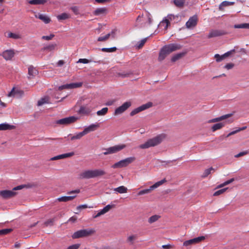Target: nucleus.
<instances>
[{
  "label": "nucleus",
  "mask_w": 249,
  "mask_h": 249,
  "mask_svg": "<svg viewBox=\"0 0 249 249\" xmlns=\"http://www.w3.org/2000/svg\"><path fill=\"white\" fill-rule=\"evenodd\" d=\"M91 62L90 60H89L86 58H80L77 61V63H84V64H87Z\"/></svg>",
  "instance_id": "obj_57"
},
{
  "label": "nucleus",
  "mask_w": 249,
  "mask_h": 249,
  "mask_svg": "<svg viewBox=\"0 0 249 249\" xmlns=\"http://www.w3.org/2000/svg\"><path fill=\"white\" fill-rule=\"evenodd\" d=\"M233 27L236 29H249V23H244L239 24H235Z\"/></svg>",
  "instance_id": "obj_39"
},
{
  "label": "nucleus",
  "mask_w": 249,
  "mask_h": 249,
  "mask_svg": "<svg viewBox=\"0 0 249 249\" xmlns=\"http://www.w3.org/2000/svg\"><path fill=\"white\" fill-rule=\"evenodd\" d=\"M107 12V9L106 8H98L93 12V14L95 16H99L101 15L106 14Z\"/></svg>",
  "instance_id": "obj_25"
},
{
  "label": "nucleus",
  "mask_w": 249,
  "mask_h": 249,
  "mask_svg": "<svg viewBox=\"0 0 249 249\" xmlns=\"http://www.w3.org/2000/svg\"><path fill=\"white\" fill-rule=\"evenodd\" d=\"M54 36V35L53 34H51L50 36H42L41 38L43 40H51Z\"/></svg>",
  "instance_id": "obj_54"
},
{
  "label": "nucleus",
  "mask_w": 249,
  "mask_h": 249,
  "mask_svg": "<svg viewBox=\"0 0 249 249\" xmlns=\"http://www.w3.org/2000/svg\"><path fill=\"white\" fill-rule=\"evenodd\" d=\"M205 239V237L204 236H199L198 237H196L189 240L185 241L183 243V246H188L193 244H196L200 243V242L204 240Z\"/></svg>",
  "instance_id": "obj_13"
},
{
  "label": "nucleus",
  "mask_w": 249,
  "mask_h": 249,
  "mask_svg": "<svg viewBox=\"0 0 249 249\" xmlns=\"http://www.w3.org/2000/svg\"><path fill=\"white\" fill-rule=\"evenodd\" d=\"M166 135L164 134H160L156 137L149 139L145 143L139 145L141 149H147L150 147L156 146L160 144L165 138Z\"/></svg>",
  "instance_id": "obj_2"
},
{
  "label": "nucleus",
  "mask_w": 249,
  "mask_h": 249,
  "mask_svg": "<svg viewBox=\"0 0 249 249\" xmlns=\"http://www.w3.org/2000/svg\"><path fill=\"white\" fill-rule=\"evenodd\" d=\"M100 127L99 124H93L89 125V126L86 127L84 130L82 131L83 133H84V135L87 134L96 130L97 128Z\"/></svg>",
  "instance_id": "obj_16"
},
{
  "label": "nucleus",
  "mask_w": 249,
  "mask_h": 249,
  "mask_svg": "<svg viewBox=\"0 0 249 249\" xmlns=\"http://www.w3.org/2000/svg\"><path fill=\"white\" fill-rule=\"evenodd\" d=\"M227 189H228V188H225L224 189L219 190L216 191L215 192H214V193L213 194V196H218L220 195H221L223 193H224L227 190Z\"/></svg>",
  "instance_id": "obj_53"
},
{
  "label": "nucleus",
  "mask_w": 249,
  "mask_h": 249,
  "mask_svg": "<svg viewBox=\"0 0 249 249\" xmlns=\"http://www.w3.org/2000/svg\"><path fill=\"white\" fill-rule=\"evenodd\" d=\"M15 128L13 125H10L6 123L0 124V130H11Z\"/></svg>",
  "instance_id": "obj_26"
},
{
  "label": "nucleus",
  "mask_w": 249,
  "mask_h": 249,
  "mask_svg": "<svg viewBox=\"0 0 249 249\" xmlns=\"http://www.w3.org/2000/svg\"><path fill=\"white\" fill-rule=\"evenodd\" d=\"M174 4L178 7L182 8L185 2V0H174Z\"/></svg>",
  "instance_id": "obj_37"
},
{
  "label": "nucleus",
  "mask_w": 249,
  "mask_h": 249,
  "mask_svg": "<svg viewBox=\"0 0 249 249\" xmlns=\"http://www.w3.org/2000/svg\"><path fill=\"white\" fill-rule=\"evenodd\" d=\"M80 247L79 244H76L69 246L67 249H78Z\"/></svg>",
  "instance_id": "obj_59"
},
{
  "label": "nucleus",
  "mask_w": 249,
  "mask_h": 249,
  "mask_svg": "<svg viewBox=\"0 0 249 249\" xmlns=\"http://www.w3.org/2000/svg\"><path fill=\"white\" fill-rule=\"evenodd\" d=\"M234 51V50L229 51L222 55H220L219 54H215L214 56V57L215 59L216 62H219L224 60L225 58L229 56L231 53V52Z\"/></svg>",
  "instance_id": "obj_18"
},
{
  "label": "nucleus",
  "mask_w": 249,
  "mask_h": 249,
  "mask_svg": "<svg viewBox=\"0 0 249 249\" xmlns=\"http://www.w3.org/2000/svg\"><path fill=\"white\" fill-rule=\"evenodd\" d=\"M110 36H111V34H107V35H106L105 36H101L99 37L97 39V40H98V41H100V42L106 41L109 38V37Z\"/></svg>",
  "instance_id": "obj_46"
},
{
  "label": "nucleus",
  "mask_w": 249,
  "mask_h": 249,
  "mask_svg": "<svg viewBox=\"0 0 249 249\" xmlns=\"http://www.w3.org/2000/svg\"><path fill=\"white\" fill-rule=\"evenodd\" d=\"M147 38H145L141 40L140 41L138 42L137 44L135 46L138 49L142 48L146 42Z\"/></svg>",
  "instance_id": "obj_42"
},
{
  "label": "nucleus",
  "mask_w": 249,
  "mask_h": 249,
  "mask_svg": "<svg viewBox=\"0 0 249 249\" xmlns=\"http://www.w3.org/2000/svg\"><path fill=\"white\" fill-rule=\"evenodd\" d=\"M225 124H226L225 123L223 122V123H217V124H214L212 127V131L213 132H214L217 130L222 128L223 127H224L225 126Z\"/></svg>",
  "instance_id": "obj_31"
},
{
  "label": "nucleus",
  "mask_w": 249,
  "mask_h": 249,
  "mask_svg": "<svg viewBox=\"0 0 249 249\" xmlns=\"http://www.w3.org/2000/svg\"><path fill=\"white\" fill-rule=\"evenodd\" d=\"M234 180V179L233 178H232L225 182H224V183L219 185L218 186H217V188H222L227 185H228L230 183H231V182H232Z\"/></svg>",
  "instance_id": "obj_50"
},
{
  "label": "nucleus",
  "mask_w": 249,
  "mask_h": 249,
  "mask_svg": "<svg viewBox=\"0 0 249 249\" xmlns=\"http://www.w3.org/2000/svg\"><path fill=\"white\" fill-rule=\"evenodd\" d=\"M24 185H19L14 187L12 190H2L0 191V196L4 199H8L13 197L17 195V190H21L23 188Z\"/></svg>",
  "instance_id": "obj_3"
},
{
  "label": "nucleus",
  "mask_w": 249,
  "mask_h": 249,
  "mask_svg": "<svg viewBox=\"0 0 249 249\" xmlns=\"http://www.w3.org/2000/svg\"><path fill=\"white\" fill-rule=\"evenodd\" d=\"M71 10L76 15L79 14V9L77 6H73L71 7Z\"/></svg>",
  "instance_id": "obj_58"
},
{
  "label": "nucleus",
  "mask_w": 249,
  "mask_h": 249,
  "mask_svg": "<svg viewBox=\"0 0 249 249\" xmlns=\"http://www.w3.org/2000/svg\"><path fill=\"white\" fill-rule=\"evenodd\" d=\"M212 171H214V168H213V167H211V168H209L208 169H206L204 171V172L203 173V174L202 175V177L203 178L207 177L209 175H210L211 173V172Z\"/></svg>",
  "instance_id": "obj_45"
},
{
  "label": "nucleus",
  "mask_w": 249,
  "mask_h": 249,
  "mask_svg": "<svg viewBox=\"0 0 249 249\" xmlns=\"http://www.w3.org/2000/svg\"><path fill=\"white\" fill-rule=\"evenodd\" d=\"M132 105L131 101H127L124 102L122 106L116 108L114 114L118 115L124 112L127 110Z\"/></svg>",
  "instance_id": "obj_9"
},
{
  "label": "nucleus",
  "mask_w": 249,
  "mask_h": 249,
  "mask_svg": "<svg viewBox=\"0 0 249 249\" xmlns=\"http://www.w3.org/2000/svg\"><path fill=\"white\" fill-rule=\"evenodd\" d=\"M95 232V231L92 229H84L80 230L74 232L72 235L73 239H77L89 236Z\"/></svg>",
  "instance_id": "obj_5"
},
{
  "label": "nucleus",
  "mask_w": 249,
  "mask_h": 249,
  "mask_svg": "<svg viewBox=\"0 0 249 249\" xmlns=\"http://www.w3.org/2000/svg\"><path fill=\"white\" fill-rule=\"evenodd\" d=\"M48 103V98H41L40 100H39L37 102V105L40 106H42L44 104Z\"/></svg>",
  "instance_id": "obj_51"
},
{
  "label": "nucleus",
  "mask_w": 249,
  "mask_h": 249,
  "mask_svg": "<svg viewBox=\"0 0 249 249\" xmlns=\"http://www.w3.org/2000/svg\"><path fill=\"white\" fill-rule=\"evenodd\" d=\"M234 180V179L233 178H232L225 182H224V183L219 185L218 186H217V188H222L227 185H228L230 183H231V182H232Z\"/></svg>",
  "instance_id": "obj_49"
},
{
  "label": "nucleus",
  "mask_w": 249,
  "mask_h": 249,
  "mask_svg": "<svg viewBox=\"0 0 249 249\" xmlns=\"http://www.w3.org/2000/svg\"><path fill=\"white\" fill-rule=\"evenodd\" d=\"M247 153H248V152L246 151L241 152H240L239 154L236 155L235 156V157L239 158L240 157H241V156L246 155Z\"/></svg>",
  "instance_id": "obj_61"
},
{
  "label": "nucleus",
  "mask_w": 249,
  "mask_h": 249,
  "mask_svg": "<svg viewBox=\"0 0 249 249\" xmlns=\"http://www.w3.org/2000/svg\"><path fill=\"white\" fill-rule=\"evenodd\" d=\"M197 17L196 15H194L190 18L188 21L186 23V26L187 28H191L195 27L197 23Z\"/></svg>",
  "instance_id": "obj_14"
},
{
  "label": "nucleus",
  "mask_w": 249,
  "mask_h": 249,
  "mask_svg": "<svg viewBox=\"0 0 249 249\" xmlns=\"http://www.w3.org/2000/svg\"><path fill=\"white\" fill-rule=\"evenodd\" d=\"M35 17L41 20L46 24L49 23L51 21V19L48 17L43 14H36L35 15Z\"/></svg>",
  "instance_id": "obj_23"
},
{
  "label": "nucleus",
  "mask_w": 249,
  "mask_h": 249,
  "mask_svg": "<svg viewBox=\"0 0 249 249\" xmlns=\"http://www.w3.org/2000/svg\"><path fill=\"white\" fill-rule=\"evenodd\" d=\"M170 25L169 19H164L160 23V26L163 27L164 30H167Z\"/></svg>",
  "instance_id": "obj_35"
},
{
  "label": "nucleus",
  "mask_w": 249,
  "mask_h": 249,
  "mask_svg": "<svg viewBox=\"0 0 249 249\" xmlns=\"http://www.w3.org/2000/svg\"><path fill=\"white\" fill-rule=\"evenodd\" d=\"M185 54V53H177L172 56V57L171 58V61L173 62H175L176 61H177L178 60L182 58L183 56H184Z\"/></svg>",
  "instance_id": "obj_34"
},
{
  "label": "nucleus",
  "mask_w": 249,
  "mask_h": 249,
  "mask_svg": "<svg viewBox=\"0 0 249 249\" xmlns=\"http://www.w3.org/2000/svg\"><path fill=\"white\" fill-rule=\"evenodd\" d=\"M181 48V46L180 45L176 43L170 44L165 45L162 47V48L165 51H166V52L168 53V54L174 51L180 49Z\"/></svg>",
  "instance_id": "obj_10"
},
{
  "label": "nucleus",
  "mask_w": 249,
  "mask_h": 249,
  "mask_svg": "<svg viewBox=\"0 0 249 249\" xmlns=\"http://www.w3.org/2000/svg\"><path fill=\"white\" fill-rule=\"evenodd\" d=\"M131 74V72H119L118 73V75L124 78V77H128Z\"/></svg>",
  "instance_id": "obj_56"
},
{
  "label": "nucleus",
  "mask_w": 249,
  "mask_h": 249,
  "mask_svg": "<svg viewBox=\"0 0 249 249\" xmlns=\"http://www.w3.org/2000/svg\"><path fill=\"white\" fill-rule=\"evenodd\" d=\"M76 197V196H64L58 197L57 200L59 202H67L71 201L74 199Z\"/></svg>",
  "instance_id": "obj_27"
},
{
  "label": "nucleus",
  "mask_w": 249,
  "mask_h": 249,
  "mask_svg": "<svg viewBox=\"0 0 249 249\" xmlns=\"http://www.w3.org/2000/svg\"><path fill=\"white\" fill-rule=\"evenodd\" d=\"M8 37L9 38H13V39H19L21 38V36L19 35L13 33H9L8 34Z\"/></svg>",
  "instance_id": "obj_48"
},
{
  "label": "nucleus",
  "mask_w": 249,
  "mask_h": 249,
  "mask_svg": "<svg viewBox=\"0 0 249 249\" xmlns=\"http://www.w3.org/2000/svg\"><path fill=\"white\" fill-rule=\"evenodd\" d=\"M56 47V44H50L49 45H47V46L42 48L41 49V51H44L46 50H48L49 51H52L55 49Z\"/></svg>",
  "instance_id": "obj_36"
},
{
  "label": "nucleus",
  "mask_w": 249,
  "mask_h": 249,
  "mask_svg": "<svg viewBox=\"0 0 249 249\" xmlns=\"http://www.w3.org/2000/svg\"><path fill=\"white\" fill-rule=\"evenodd\" d=\"M95 1L99 3H104L105 2H110L111 0H95Z\"/></svg>",
  "instance_id": "obj_62"
},
{
  "label": "nucleus",
  "mask_w": 249,
  "mask_h": 249,
  "mask_svg": "<svg viewBox=\"0 0 249 249\" xmlns=\"http://www.w3.org/2000/svg\"><path fill=\"white\" fill-rule=\"evenodd\" d=\"M15 53L14 50H7L3 52L0 54V55L2 56L5 60H11L14 56Z\"/></svg>",
  "instance_id": "obj_15"
},
{
  "label": "nucleus",
  "mask_w": 249,
  "mask_h": 249,
  "mask_svg": "<svg viewBox=\"0 0 249 249\" xmlns=\"http://www.w3.org/2000/svg\"><path fill=\"white\" fill-rule=\"evenodd\" d=\"M114 205H107L106 207H105L102 210H100L97 214L95 215L94 217L97 218L99 217L101 215H103L107 212H108L112 208L114 207Z\"/></svg>",
  "instance_id": "obj_20"
},
{
  "label": "nucleus",
  "mask_w": 249,
  "mask_h": 249,
  "mask_svg": "<svg viewBox=\"0 0 249 249\" xmlns=\"http://www.w3.org/2000/svg\"><path fill=\"white\" fill-rule=\"evenodd\" d=\"M20 90L16 89L15 88H13L11 91L8 93V97H15L17 94L19 93Z\"/></svg>",
  "instance_id": "obj_41"
},
{
  "label": "nucleus",
  "mask_w": 249,
  "mask_h": 249,
  "mask_svg": "<svg viewBox=\"0 0 249 249\" xmlns=\"http://www.w3.org/2000/svg\"><path fill=\"white\" fill-rule=\"evenodd\" d=\"M116 50H117V48L115 47L109 48H103L101 49V51L102 52H107V53L114 52Z\"/></svg>",
  "instance_id": "obj_47"
},
{
  "label": "nucleus",
  "mask_w": 249,
  "mask_h": 249,
  "mask_svg": "<svg viewBox=\"0 0 249 249\" xmlns=\"http://www.w3.org/2000/svg\"><path fill=\"white\" fill-rule=\"evenodd\" d=\"M231 116V114H228L226 115H223L221 117H217L216 118H214L211 120H209L208 121V123H215L221 121H222L223 120L226 119L227 118L230 117Z\"/></svg>",
  "instance_id": "obj_22"
},
{
  "label": "nucleus",
  "mask_w": 249,
  "mask_h": 249,
  "mask_svg": "<svg viewBox=\"0 0 249 249\" xmlns=\"http://www.w3.org/2000/svg\"><path fill=\"white\" fill-rule=\"evenodd\" d=\"M138 238V236L136 234H133L129 236L126 240V242L130 245H132L134 244V241Z\"/></svg>",
  "instance_id": "obj_30"
},
{
  "label": "nucleus",
  "mask_w": 249,
  "mask_h": 249,
  "mask_svg": "<svg viewBox=\"0 0 249 249\" xmlns=\"http://www.w3.org/2000/svg\"><path fill=\"white\" fill-rule=\"evenodd\" d=\"M114 101L112 100L108 101L106 103V106H111L113 104Z\"/></svg>",
  "instance_id": "obj_64"
},
{
  "label": "nucleus",
  "mask_w": 249,
  "mask_h": 249,
  "mask_svg": "<svg viewBox=\"0 0 249 249\" xmlns=\"http://www.w3.org/2000/svg\"><path fill=\"white\" fill-rule=\"evenodd\" d=\"M91 112V109L87 107L81 106L78 111V113L79 114L82 115H88Z\"/></svg>",
  "instance_id": "obj_24"
},
{
  "label": "nucleus",
  "mask_w": 249,
  "mask_h": 249,
  "mask_svg": "<svg viewBox=\"0 0 249 249\" xmlns=\"http://www.w3.org/2000/svg\"><path fill=\"white\" fill-rule=\"evenodd\" d=\"M108 111L107 107H104L101 110H98L97 112V115L98 116L105 115Z\"/></svg>",
  "instance_id": "obj_44"
},
{
  "label": "nucleus",
  "mask_w": 249,
  "mask_h": 249,
  "mask_svg": "<svg viewBox=\"0 0 249 249\" xmlns=\"http://www.w3.org/2000/svg\"><path fill=\"white\" fill-rule=\"evenodd\" d=\"M106 174V172L101 169L94 170H87L82 172L79 175V178L80 179H89L103 176Z\"/></svg>",
  "instance_id": "obj_1"
},
{
  "label": "nucleus",
  "mask_w": 249,
  "mask_h": 249,
  "mask_svg": "<svg viewBox=\"0 0 249 249\" xmlns=\"http://www.w3.org/2000/svg\"><path fill=\"white\" fill-rule=\"evenodd\" d=\"M38 73L37 70L33 66H30L28 68V75H29L28 78L31 79L37 75Z\"/></svg>",
  "instance_id": "obj_21"
},
{
  "label": "nucleus",
  "mask_w": 249,
  "mask_h": 249,
  "mask_svg": "<svg viewBox=\"0 0 249 249\" xmlns=\"http://www.w3.org/2000/svg\"><path fill=\"white\" fill-rule=\"evenodd\" d=\"M69 136H71V141L74 140H79L83 136H84V133H83V132H79L78 133H77L75 134L73 136H71V134H70Z\"/></svg>",
  "instance_id": "obj_38"
},
{
  "label": "nucleus",
  "mask_w": 249,
  "mask_h": 249,
  "mask_svg": "<svg viewBox=\"0 0 249 249\" xmlns=\"http://www.w3.org/2000/svg\"><path fill=\"white\" fill-rule=\"evenodd\" d=\"M74 155V152H70L65 153L61 155H59L55 157H53L51 159V160H58L62 159H65L69 157H71Z\"/></svg>",
  "instance_id": "obj_19"
},
{
  "label": "nucleus",
  "mask_w": 249,
  "mask_h": 249,
  "mask_svg": "<svg viewBox=\"0 0 249 249\" xmlns=\"http://www.w3.org/2000/svg\"><path fill=\"white\" fill-rule=\"evenodd\" d=\"M175 18V16L173 15H168L167 16V18H166L167 19H169V21H170V20H172V19H174Z\"/></svg>",
  "instance_id": "obj_63"
},
{
  "label": "nucleus",
  "mask_w": 249,
  "mask_h": 249,
  "mask_svg": "<svg viewBox=\"0 0 249 249\" xmlns=\"http://www.w3.org/2000/svg\"><path fill=\"white\" fill-rule=\"evenodd\" d=\"M234 67V64L233 63H228L226 64L224 68L227 70H230L231 69Z\"/></svg>",
  "instance_id": "obj_60"
},
{
  "label": "nucleus",
  "mask_w": 249,
  "mask_h": 249,
  "mask_svg": "<svg viewBox=\"0 0 249 249\" xmlns=\"http://www.w3.org/2000/svg\"><path fill=\"white\" fill-rule=\"evenodd\" d=\"M168 55V53L162 48L160 52L158 60L161 61Z\"/></svg>",
  "instance_id": "obj_29"
},
{
  "label": "nucleus",
  "mask_w": 249,
  "mask_h": 249,
  "mask_svg": "<svg viewBox=\"0 0 249 249\" xmlns=\"http://www.w3.org/2000/svg\"><path fill=\"white\" fill-rule=\"evenodd\" d=\"M125 147V145L120 144L116 145L112 147H110L105 149V152L103 153L104 155L116 153Z\"/></svg>",
  "instance_id": "obj_7"
},
{
  "label": "nucleus",
  "mask_w": 249,
  "mask_h": 249,
  "mask_svg": "<svg viewBox=\"0 0 249 249\" xmlns=\"http://www.w3.org/2000/svg\"><path fill=\"white\" fill-rule=\"evenodd\" d=\"M234 2L224 1L220 4V5L219 6V10L223 11L224 7L232 5L234 4Z\"/></svg>",
  "instance_id": "obj_32"
},
{
  "label": "nucleus",
  "mask_w": 249,
  "mask_h": 249,
  "mask_svg": "<svg viewBox=\"0 0 249 249\" xmlns=\"http://www.w3.org/2000/svg\"><path fill=\"white\" fill-rule=\"evenodd\" d=\"M160 218V216L158 215H154L151 216L148 219V221L150 224H152V223L157 221Z\"/></svg>",
  "instance_id": "obj_43"
},
{
  "label": "nucleus",
  "mask_w": 249,
  "mask_h": 249,
  "mask_svg": "<svg viewBox=\"0 0 249 249\" xmlns=\"http://www.w3.org/2000/svg\"><path fill=\"white\" fill-rule=\"evenodd\" d=\"M54 221V219H50L44 222V225L45 226H52L53 225V222Z\"/></svg>",
  "instance_id": "obj_55"
},
{
  "label": "nucleus",
  "mask_w": 249,
  "mask_h": 249,
  "mask_svg": "<svg viewBox=\"0 0 249 249\" xmlns=\"http://www.w3.org/2000/svg\"><path fill=\"white\" fill-rule=\"evenodd\" d=\"M136 160L135 157H130L125 159L121 160L120 161L116 162L112 166L113 168H121L127 167L129 164L133 162Z\"/></svg>",
  "instance_id": "obj_4"
},
{
  "label": "nucleus",
  "mask_w": 249,
  "mask_h": 249,
  "mask_svg": "<svg viewBox=\"0 0 249 249\" xmlns=\"http://www.w3.org/2000/svg\"><path fill=\"white\" fill-rule=\"evenodd\" d=\"M165 182H166V180L165 178H164V179H162V180H160L159 181L157 182L154 184H153V185L151 186L149 188L146 189H144V190H142L140 191L138 193V195H139V196H141V195H143L144 194H149L152 190H153L155 189L158 188L160 186L162 185Z\"/></svg>",
  "instance_id": "obj_6"
},
{
  "label": "nucleus",
  "mask_w": 249,
  "mask_h": 249,
  "mask_svg": "<svg viewBox=\"0 0 249 249\" xmlns=\"http://www.w3.org/2000/svg\"><path fill=\"white\" fill-rule=\"evenodd\" d=\"M82 84L81 83H71L69 84H66L60 86L59 87V90H62L63 89H71L73 88H79L82 86Z\"/></svg>",
  "instance_id": "obj_17"
},
{
  "label": "nucleus",
  "mask_w": 249,
  "mask_h": 249,
  "mask_svg": "<svg viewBox=\"0 0 249 249\" xmlns=\"http://www.w3.org/2000/svg\"><path fill=\"white\" fill-rule=\"evenodd\" d=\"M12 229H5L0 230V235L7 234L12 231Z\"/></svg>",
  "instance_id": "obj_52"
},
{
  "label": "nucleus",
  "mask_w": 249,
  "mask_h": 249,
  "mask_svg": "<svg viewBox=\"0 0 249 249\" xmlns=\"http://www.w3.org/2000/svg\"><path fill=\"white\" fill-rule=\"evenodd\" d=\"M77 118L74 116H70L57 120L55 123L60 125H67L75 122Z\"/></svg>",
  "instance_id": "obj_8"
},
{
  "label": "nucleus",
  "mask_w": 249,
  "mask_h": 249,
  "mask_svg": "<svg viewBox=\"0 0 249 249\" xmlns=\"http://www.w3.org/2000/svg\"><path fill=\"white\" fill-rule=\"evenodd\" d=\"M152 106V103L151 102H148L145 104L142 105L138 107L135 108L130 113V115L133 116L136 114L144 110L149 107H151Z\"/></svg>",
  "instance_id": "obj_11"
},
{
  "label": "nucleus",
  "mask_w": 249,
  "mask_h": 249,
  "mask_svg": "<svg viewBox=\"0 0 249 249\" xmlns=\"http://www.w3.org/2000/svg\"><path fill=\"white\" fill-rule=\"evenodd\" d=\"M70 18L69 14L64 13L57 16V18L59 20H65Z\"/></svg>",
  "instance_id": "obj_40"
},
{
  "label": "nucleus",
  "mask_w": 249,
  "mask_h": 249,
  "mask_svg": "<svg viewBox=\"0 0 249 249\" xmlns=\"http://www.w3.org/2000/svg\"><path fill=\"white\" fill-rule=\"evenodd\" d=\"M113 190L120 194H124L127 192V188L124 186H121L119 187L114 188Z\"/></svg>",
  "instance_id": "obj_33"
},
{
  "label": "nucleus",
  "mask_w": 249,
  "mask_h": 249,
  "mask_svg": "<svg viewBox=\"0 0 249 249\" xmlns=\"http://www.w3.org/2000/svg\"><path fill=\"white\" fill-rule=\"evenodd\" d=\"M228 33L226 31L223 30H211L207 37L208 38L217 37L227 35Z\"/></svg>",
  "instance_id": "obj_12"
},
{
  "label": "nucleus",
  "mask_w": 249,
  "mask_h": 249,
  "mask_svg": "<svg viewBox=\"0 0 249 249\" xmlns=\"http://www.w3.org/2000/svg\"><path fill=\"white\" fill-rule=\"evenodd\" d=\"M48 0H30L28 3L31 5H43Z\"/></svg>",
  "instance_id": "obj_28"
}]
</instances>
